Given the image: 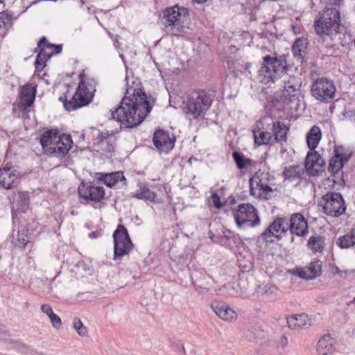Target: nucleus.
Returning <instances> with one entry per match:
<instances>
[{
	"label": "nucleus",
	"instance_id": "obj_1",
	"mask_svg": "<svg viewBox=\"0 0 355 355\" xmlns=\"http://www.w3.org/2000/svg\"><path fill=\"white\" fill-rule=\"evenodd\" d=\"M147 96L140 88L128 86L120 104L111 110L112 120L128 128L139 125L151 110Z\"/></svg>",
	"mask_w": 355,
	"mask_h": 355
},
{
	"label": "nucleus",
	"instance_id": "obj_2",
	"mask_svg": "<svg viewBox=\"0 0 355 355\" xmlns=\"http://www.w3.org/2000/svg\"><path fill=\"white\" fill-rule=\"evenodd\" d=\"M40 144L45 154L63 157L71 148L72 141L70 135L49 130L41 135Z\"/></svg>",
	"mask_w": 355,
	"mask_h": 355
},
{
	"label": "nucleus",
	"instance_id": "obj_3",
	"mask_svg": "<svg viewBox=\"0 0 355 355\" xmlns=\"http://www.w3.org/2000/svg\"><path fill=\"white\" fill-rule=\"evenodd\" d=\"M340 22V13L338 10L335 8H328L315 20V31L319 35H329L333 33H337L339 32Z\"/></svg>",
	"mask_w": 355,
	"mask_h": 355
},
{
	"label": "nucleus",
	"instance_id": "obj_4",
	"mask_svg": "<svg viewBox=\"0 0 355 355\" xmlns=\"http://www.w3.org/2000/svg\"><path fill=\"white\" fill-rule=\"evenodd\" d=\"M84 76L83 73L80 74L78 87L73 94L71 95L67 91L64 96L59 98V101L63 103L64 109L69 112L89 104V89L84 80Z\"/></svg>",
	"mask_w": 355,
	"mask_h": 355
},
{
	"label": "nucleus",
	"instance_id": "obj_5",
	"mask_svg": "<svg viewBox=\"0 0 355 355\" xmlns=\"http://www.w3.org/2000/svg\"><path fill=\"white\" fill-rule=\"evenodd\" d=\"M352 156L342 146H337L334 148V155L329 161L328 171L331 173L334 183L343 186L345 184L343 172L344 165L349 161Z\"/></svg>",
	"mask_w": 355,
	"mask_h": 355
},
{
	"label": "nucleus",
	"instance_id": "obj_6",
	"mask_svg": "<svg viewBox=\"0 0 355 355\" xmlns=\"http://www.w3.org/2000/svg\"><path fill=\"white\" fill-rule=\"evenodd\" d=\"M188 15V10L175 6L165 9L162 23L173 34H178L184 29V21Z\"/></svg>",
	"mask_w": 355,
	"mask_h": 355
},
{
	"label": "nucleus",
	"instance_id": "obj_7",
	"mask_svg": "<svg viewBox=\"0 0 355 355\" xmlns=\"http://www.w3.org/2000/svg\"><path fill=\"white\" fill-rule=\"evenodd\" d=\"M263 62L260 72L272 82L280 77L282 74L287 73L288 65L286 59L282 57L266 55L263 58Z\"/></svg>",
	"mask_w": 355,
	"mask_h": 355
},
{
	"label": "nucleus",
	"instance_id": "obj_8",
	"mask_svg": "<svg viewBox=\"0 0 355 355\" xmlns=\"http://www.w3.org/2000/svg\"><path fill=\"white\" fill-rule=\"evenodd\" d=\"M311 92L316 100L328 103L335 96L336 87L333 81L326 78H320L312 83Z\"/></svg>",
	"mask_w": 355,
	"mask_h": 355
},
{
	"label": "nucleus",
	"instance_id": "obj_9",
	"mask_svg": "<svg viewBox=\"0 0 355 355\" xmlns=\"http://www.w3.org/2000/svg\"><path fill=\"white\" fill-rule=\"evenodd\" d=\"M234 217L239 227H252L259 224L257 211L250 204H241L234 211Z\"/></svg>",
	"mask_w": 355,
	"mask_h": 355
},
{
	"label": "nucleus",
	"instance_id": "obj_10",
	"mask_svg": "<svg viewBox=\"0 0 355 355\" xmlns=\"http://www.w3.org/2000/svg\"><path fill=\"white\" fill-rule=\"evenodd\" d=\"M114 243V259H121L123 256L129 254L133 248L128 230L122 225H119L113 234Z\"/></svg>",
	"mask_w": 355,
	"mask_h": 355
},
{
	"label": "nucleus",
	"instance_id": "obj_11",
	"mask_svg": "<svg viewBox=\"0 0 355 355\" xmlns=\"http://www.w3.org/2000/svg\"><path fill=\"white\" fill-rule=\"evenodd\" d=\"M212 100L205 92L195 94L186 105V112L192 115L194 119L202 116L211 105Z\"/></svg>",
	"mask_w": 355,
	"mask_h": 355
},
{
	"label": "nucleus",
	"instance_id": "obj_12",
	"mask_svg": "<svg viewBox=\"0 0 355 355\" xmlns=\"http://www.w3.org/2000/svg\"><path fill=\"white\" fill-rule=\"evenodd\" d=\"M324 212L331 216L337 217L344 214L346 206L343 196L338 193H328L322 198Z\"/></svg>",
	"mask_w": 355,
	"mask_h": 355
},
{
	"label": "nucleus",
	"instance_id": "obj_13",
	"mask_svg": "<svg viewBox=\"0 0 355 355\" xmlns=\"http://www.w3.org/2000/svg\"><path fill=\"white\" fill-rule=\"evenodd\" d=\"M302 84V77L299 73L295 75H288L284 80L283 96L285 99L290 103L299 101Z\"/></svg>",
	"mask_w": 355,
	"mask_h": 355
},
{
	"label": "nucleus",
	"instance_id": "obj_14",
	"mask_svg": "<svg viewBox=\"0 0 355 355\" xmlns=\"http://www.w3.org/2000/svg\"><path fill=\"white\" fill-rule=\"evenodd\" d=\"M250 190L252 196L260 199H267L272 191L268 184L266 175L263 173H257L250 178Z\"/></svg>",
	"mask_w": 355,
	"mask_h": 355
},
{
	"label": "nucleus",
	"instance_id": "obj_15",
	"mask_svg": "<svg viewBox=\"0 0 355 355\" xmlns=\"http://www.w3.org/2000/svg\"><path fill=\"white\" fill-rule=\"evenodd\" d=\"M325 160L315 150H310L304 162V168L309 176H318L324 171Z\"/></svg>",
	"mask_w": 355,
	"mask_h": 355
},
{
	"label": "nucleus",
	"instance_id": "obj_16",
	"mask_svg": "<svg viewBox=\"0 0 355 355\" xmlns=\"http://www.w3.org/2000/svg\"><path fill=\"white\" fill-rule=\"evenodd\" d=\"M20 178L18 170L10 164H6L0 168V185L6 189L16 187Z\"/></svg>",
	"mask_w": 355,
	"mask_h": 355
},
{
	"label": "nucleus",
	"instance_id": "obj_17",
	"mask_svg": "<svg viewBox=\"0 0 355 355\" xmlns=\"http://www.w3.org/2000/svg\"><path fill=\"white\" fill-rule=\"evenodd\" d=\"M288 231L287 220L285 217H277L261 234V238L266 242H272V236L281 238V234Z\"/></svg>",
	"mask_w": 355,
	"mask_h": 355
},
{
	"label": "nucleus",
	"instance_id": "obj_18",
	"mask_svg": "<svg viewBox=\"0 0 355 355\" xmlns=\"http://www.w3.org/2000/svg\"><path fill=\"white\" fill-rule=\"evenodd\" d=\"M288 230L292 234L304 237L308 234L309 225L304 216L300 213L292 214L287 221Z\"/></svg>",
	"mask_w": 355,
	"mask_h": 355
},
{
	"label": "nucleus",
	"instance_id": "obj_19",
	"mask_svg": "<svg viewBox=\"0 0 355 355\" xmlns=\"http://www.w3.org/2000/svg\"><path fill=\"white\" fill-rule=\"evenodd\" d=\"M36 86L32 83H26L20 88L17 107L21 112H25L31 107L35 98Z\"/></svg>",
	"mask_w": 355,
	"mask_h": 355
},
{
	"label": "nucleus",
	"instance_id": "obj_20",
	"mask_svg": "<svg viewBox=\"0 0 355 355\" xmlns=\"http://www.w3.org/2000/svg\"><path fill=\"white\" fill-rule=\"evenodd\" d=\"M322 261L316 259L310 263V264L304 268H297L294 269L292 273L304 279H313L321 275Z\"/></svg>",
	"mask_w": 355,
	"mask_h": 355
},
{
	"label": "nucleus",
	"instance_id": "obj_21",
	"mask_svg": "<svg viewBox=\"0 0 355 355\" xmlns=\"http://www.w3.org/2000/svg\"><path fill=\"white\" fill-rule=\"evenodd\" d=\"M153 143L160 152L167 153L173 148L175 139H171L168 132L158 130L154 133Z\"/></svg>",
	"mask_w": 355,
	"mask_h": 355
},
{
	"label": "nucleus",
	"instance_id": "obj_22",
	"mask_svg": "<svg viewBox=\"0 0 355 355\" xmlns=\"http://www.w3.org/2000/svg\"><path fill=\"white\" fill-rule=\"evenodd\" d=\"M191 279L196 291L199 293L204 294L209 291L208 286L211 284L212 279L205 272H195L192 274Z\"/></svg>",
	"mask_w": 355,
	"mask_h": 355
},
{
	"label": "nucleus",
	"instance_id": "obj_23",
	"mask_svg": "<svg viewBox=\"0 0 355 355\" xmlns=\"http://www.w3.org/2000/svg\"><path fill=\"white\" fill-rule=\"evenodd\" d=\"M125 180L123 172L116 171L112 173H96L94 175V181L97 184L106 185L108 187H112L120 181Z\"/></svg>",
	"mask_w": 355,
	"mask_h": 355
},
{
	"label": "nucleus",
	"instance_id": "obj_24",
	"mask_svg": "<svg viewBox=\"0 0 355 355\" xmlns=\"http://www.w3.org/2000/svg\"><path fill=\"white\" fill-rule=\"evenodd\" d=\"M211 306L215 313L223 320L232 321L236 318V312L223 302L215 301Z\"/></svg>",
	"mask_w": 355,
	"mask_h": 355
},
{
	"label": "nucleus",
	"instance_id": "obj_25",
	"mask_svg": "<svg viewBox=\"0 0 355 355\" xmlns=\"http://www.w3.org/2000/svg\"><path fill=\"white\" fill-rule=\"evenodd\" d=\"M322 137L319 127L313 126L306 135V142L310 150H315Z\"/></svg>",
	"mask_w": 355,
	"mask_h": 355
},
{
	"label": "nucleus",
	"instance_id": "obj_26",
	"mask_svg": "<svg viewBox=\"0 0 355 355\" xmlns=\"http://www.w3.org/2000/svg\"><path fill=\"white\" fill-rule=\"evenodd\" d=\"M277 288L272 284H257L255 288V293L257 298L261 300L267 299L272 295L276 293Z\"/></svg>",
	"mask_w": 355,
	"mask_h": 355
},
{
	"label": "nucleus",
	"instance_id": "obj_27",
	"mask_svg": "<svg viewBox=\"0 0 355 355\" xmlns=\"http://www.w3.org/2000/svg\"><path fill=\"white\" fill-rule=\"evenodd\" d=\"M272 130L275 139L277 142L286 141V135L289 128L283 122L275 121L272 125Z\"/></svg>",
	"mask_w": 355,
	"mask_h": 355
},
{
	"label": "nucleus",
	"instance_id": "obj_28",
	"mask_svg": "<svg viewBox=\"0 0 355 355\" xmlns=\"http://www.w3.org/2000/svg\"><path fill=\"white\" fill-rule=\"evenodd\" d=\"M307 246L314 253L322 252L325 246L324 238L318 234L313 235L309 239Z\"/></svg>",
	"mask_w": 355,
	"mask_h": 355
},
{
	"label": "nucleus",
	"instance_id": "obj_29",
	"mask_svg": "<svg viewBox=\"0 0 355 355\" xmlns=\"http://www.w3.org/2000/svg\"><path fill=\"white\" fill-rule=\"evenodd\" d=\"M139 189L136 191L134 196L138 199L149 200L151 202H156V194L148 187L139 184Z\"/></svg>",
	"mask_w": 355,
	"mask_h": 355
},
{
	"label": "nucleus",
	"instance_id": "obj_30",
	"mask_svg": "<svg viewBox=\"0 0 355 355\" xmlns=\"http://www.w3.org/2000/svg\"><path fill=\"white\" fill-rule=\"evenodd\" d=\"M105 189L101 184L96 181L90 182V201L99 202L104 198Z\"/></svg>",
	"mask_w": 355,
	"mask_h": 355
},
{
	"label": "nucleus",
	"instance_id": "obj_31",
	"mask_svg": "<svg viewBox=\"0 0 355 355\" xmlns=\"http://www.w3.org/2000/svg\"><path fill=\"white\" fill-rule=\"evenodd\" d=\"M96 139L98 141L96 144L94 143V145L99 146V148L96 149L97 151L102 150L105 152H112L114 150V146L112 144L110 143L107 133L99 134Z\"/></svg>",
	"mask_w": 355,
	"mask_h": 355
},
{
	"label": "nucleus",
	"instance_id": "obj_32",
	"mask_svg": "<svg viewBox=\"0 0 355 355\" xmlns=\"http://www.w3.org/2000/svg\"><path fill=\"white\" fill-rule=\"evenodd\" d=\"M303 172V168L300 165L289 166L284 168L283 176L285 180L292 181L299 178Z\"/></svg>",
	"mask_w": 355,
	"mask_h": 355
},
{
	"label": "nucleus",
	"instance_id": "obj_33",
	"mask_svg": "<svg viewBox=\"0 0 355 355\" xmlns=\"http://www.w3.org/2000/svg\"><path fill=\"white\" fill-rule=\"evenodd\" d=\"M306 40L302 38H298L295 41L292 46V51L293 56L295 58H297L298 60L303 58L306 52Z\"/></svg>",
	"mask_w": 355,
	"mask_h": 355
},
{
	"label": "nucleus",
	"instance_id": "obj_34",
	"mask_svg": "<svg viewBox=\"0 0 355 355\" xmlns=\"http://www.w3.org/2000/svg\"><path fill=\"white\" fill-rule=\"evenodd\" d=\"M318 350L322 354H327L331 352L333 347L332 338L329 335H324L318 342Z\"/></svg>",
	"mask_w": 355,
	"mask_h": 355
},
{
	"label": "nucleus",
	"instance_id": "obj_35",
	"mask_svg": "<svg viewBox=\"0 0 355 355\" xmlns=\"http://www.w3.org/2000/svg\"><path fill=\"white\" fill-rule=\"evenodd\" d=\"M41 310L43 313H46L49 316V318L52 323V325L55 328L58 329L60 327V326L62 324L61 319L59 316H58L56 314L54 313V312L53 311V309L50 305L42 304L41 306Z\"/></svg>",
	"mask_w": 355,
	"mask_h": 355
},
{
	"label": "nucleus",
	"instance_id": "obj_36",
	"mask_svg": "<svg viewBox=\"0 0 355 355\" xmlns=\"http://www.w3.org/2000/svg\"><path fill=\"white\" fill-rule=\"evenodd\" d=\"M40 49V53L37 55L36 60L35 62V66L37 71H42L45 67V62H46L52 55L50 53L45 52L43 46H41Z\"/></svg>",
	"mask_w": 355,
	"mask_h": 355
},
{
	"label": "nucleus",
	"instance_id": "obj_37",
	"mask_svg": "<svg viewBox=\"0 0 355 355\" xmlns=\"http://www.w3.org/2000/svg\"><path fill=\"white\" fill-rule=\"evenodd\" d=\"M29 195L28 192L19 191L17 202V210L19 212H26L29 207Z\"/></svg>",
	"mask_w": 355,
	"mask_h": 355
},
{
	"label": "nucleus",
	"instance_id": "obj_38",
	"mask_svg": "<svg viewBox=\"0 0 355 355\" xmlns=\"http://www.w3.org/2000/svg\"><path fill=\"white\" fill-rule=\"evenodd\" d=\"M254 142L258 146L268 144L271 140V134L268 132L254 130Z\"/></svg>",
	"mask_w": 355,
	"mask_h": 355
},
{
	"label": "nucleus",
	"instance_id": "obj_39",
	"mask_svg": "<svg viewBox=\"0 0 355 355\" xmlns=\"http://www.w3.org/2000/svg\"><path fill=\"white\" fill-rule=\"evenodd\" d=\"M336 243L341 248H348L355 245V238L353 235L352 230H351L349 234L339 237Z\"/></svg>",
	"mask_w": 355,
	"mask_h": 355
},
{
	"label": "nucleus",
	"instance_id": "obj_40",
	"mask_svg": "<svg viewBox=\"0 0 355 355\" xmlns=\"http://www.w3.org/2000/svg\"><path fill=\"white\" fill-rule=\"evenodd\" d=\"M41 46H44L46 48H51L54 49L55 50L51 53V55L60 53L62 51V44H50L46 38L45 37H42L37 44V48H41Z\"/></svg>",
	"mask_w": 355,
	"mask_h": 355
},
{
	"label": "nucleus",
	"instance_id": "obj_41",
	"mask_svg": "<svg viewBox=\"0 0 355 355\" xmlns=\"http://www.w3.org/2000/svg\"><path fill=\"white\" fill-rule=\"evenodd\" d=\"M295 315L297 318V325L298 326V329L311 326V320L306 314L302 313Z\"/></svg>",
	"mask_w": 355,
	"mask_h": 355
},
{
	"label": "nucleus",
	"instance_id": "obj_42",
	"mask_svg": "<svg viewBox=\"0 0 355 355\" xmlns=\"http://www.w3.org/2000/svg\"><path fill=\"white\" fill-rule=\"evenodd\" d=\"M73 327L77 333L82 336H85L87 334V329L79 318H75L73 322Z\"/></svg>",
	"mask_w": 355,
	"mask_h": 355
},
{
	"label": "nucleus",
	"instance_id": "obj_43",
	"mask_svg": "<svg viewBox=\"0 0 355 355\" xmlns=\"http://www.w3.org/2000/svg\"><path fill=\"white\" fill-rule=\"evenodd\" d=\"M14 15L11 11L6 10L0 12V21L4 26L9 25L13 20Z\"/></svg>",
	"mask_w": 355,
	"mask_h": 355
},
{
	"label": "nucleus",
	"instance_id": "obj_44",
	"mask_svg": "<svg viewBox=\"0 0 355 355\" xmlns=\"http://www.w3.org/2000/svg\"><path fill=\"white\" fill-rule=\"evenodd\" d=\"M232 157H233V158L237 165V167L241 169L246 166V164L245 162V158L241 153H240L237 151H234L232 153Z\"/></svg>",
	"mask_w": 355,
	"mask_h": 355
},
{
	"label": "nucleus",
	"instance_id": "obj_45",
	"mask_svg": "<svg viewBox=\"0 0 355 355\" xmlns=\"http://www.w3.org/2000/svg\"><path fill=\"white\" fill-rule=\"evenodd\" d=\"M78 193L80 197L85 200L89 201V187H85V184L82 182L78 188Z\"/></svg>",
	"mask_w": 355,
	"mask_h": 355
},
{
	"label": "nucleus",
	"instance_id": "obj_46",
	"mask_svg": "<svg viewBox=\"0 0 355 355\" xmlns=\"http://www.w3.org/2000/svg\"><path fill=\"white\" fill-rule=\"evenodd\" d=\"M287 324L289 328L292 329H298V326L297 325V318L295 315H291L286 318Z\"/></svg>",
	"mask_w": 355,
	"mask_h": 355
},
{
	"label": "nucleus",
	"instance_id": "obj_47",
	"mask_svg": "<svg viewBox=\"0 0 355 355\" xmlns=\"http://www.w3.org/2000/svg\"><path fill=\"white\" fill-rule=\"evenodd\" d=\"M344 116L345 119L351 122H355V111L347 110L345 112Z\"/></svg>",
	"mask_w": 355,
	"mask_h": 355
},
{
	"label": "nucleus",
	"instance_id": "obj_48",
	"mask_svg": "<svg viewBox=\"0 0 355 355\" xmlns=\"http://www.w3.org/2000/svg\"><path fill=\"white\" fill-rule=\"evenodd\" d=\"M211 199L216 208H220L221 207L220 197L216 193L211 194Z\"/></svg>",
	"mask_w": 355,
	"mask_h": 355
},
{
	"label": "nucleus",
	"instance_id": "obj_49",
	"mask_svg": "<svg viewBox=\"0 0 355 355\" xmlns=\"http://www.w3.org/2000/svg\"><path fill=\"white\" fill-rule=\"evenodd\" d=\"M97 85V82L94 79H90V87H94L93 90L90 92V103L93 102V98L94 96V93L96 92V86Z\"/></svg>",
	"mask_w": 355,
	"mask_h": 355
},
{
	"label": "nucleus",
	"instance_id": "obj_50",
	"mask_svg": "<svg viewBox=\"0 0 355 355\" xmlns=\"http://www.w3.org/2000/svg\"><path fill=\"white\" fill-rule=\"evenodd\" d=\"M288 344V339L286 336H283L281 338V345L283 347H286Z\"/></svg>",
	"mask_w": 355,
	"mask_h": 355
},
{
	"label": "nucleus",
	"instance_id": "obj_51",
	"mask_svg": "<svg viewBox=\"0 0 355 355\" xmlns=\"http://www.w3.org/2000/svg\"><path fill=\"white\" fill-rule=\"evenodd\" d=\"M98 234H100V232H98V233L93 232L92 234H90V236L96 238V237H98Z\"/></svg>",
	"mask_w": 355,
	"mask_h": 355
},
{
	"label": "nucleus",
	"instance_id": "obj_52",
	"mask_svg": "<svg viewBox=\"0 0 355 355\" xmlns=\"http://www.w3.org/2000/svg\"><path fill=\"white\" fill-rule=\"evenodd\" d=\"M334 272L336 273V274L340 275L341 271H340V270L338 267H336Z\"/></svg>",
	"mask_w": 355,
	"mask_h": 355
},
{
	"label": "nucleus",
	"instance_id": "obj_53",
	"mask_svg": "<svg viewBox=\"0 0 355 355\" xmlns=\"http://www.w3.org/2000/svg\"><path fill=\"white\" fill-rule=\"evenodd\" d=\"M196 1L199 3H202L207 1V0H196Z\"/></svg>",
	"mask_w": 355,
	"mask_h": 355
},
{
	"label": "nucleus",
	"instance_id": "obj_54",
	"mask_svg": "<svg viewBox=\"0 0 355 355\" xmlns=\"http://www.w3.org/2000/svg\"><path fill=\"white\" fill-rule=\"evenodd\" d=\"M26 243H27V241H26V242H25V240H24V239H23V242H22V243H21V244H22V247H23V248H25V246H26Z\"/></svg>",
	"mask_w": 355,
	"mask_h": 355
},
{
	"label": "nucleus",
	"instance_id": "obj_55",
	"mask_svg": "<svg viewBox=\"0 0 355 355\" xmlns=\"http://www.w3.org/2000/svg\"><path fill=\"white\" fill-rule=\"evenodd\" d=\"M250 67V64L248 63V64H245V69L246 70H248V69H249V67Z\"/></svg>",
	"mask_w": 355,
	"mask_h": 355
},
{
	"label": "nucleus",
	"instance_id": "obj_56",
	"mask_svg": "<svg viewBox=\"0 0 355 355\" xmlns=\"http://www.w3.org/2000/svg\"><path fill=\"white\" fill-rule=\"evenodd\" d=\"M352 232H353V235H354V236L355 238V228L352 229Z\"/></svg>",
	"mask_w": 355,
	"mask_h": 355
},
{
	"label": "nucleus",
	"instance_id": "obj_57",
	"mask_svg": "<svg viewBox=\"0 0 355 355\" xmlns=\"http://www.w3.org/2000/svg\"><path fill=\"white\" fill-rule=\"evenodd\" d=\"M81 5L83 6L85 3L84 0H80Z\"/></svg>",
	"mask_w": 355,
	"mask_h": 355
},
{
	"label": "nucleus",
	"instance_id": "obj_58",
	"mask_svg": "<svg viewBox=\"0 0 355 355\" xmlns=\"http://www.w3.org/2000/svg\"><path fill=\"white\" fill-rule=\"evenodd\" d=\"M80 137H81L83 139H85V135H84V134L81 135V136H80Z\"/></svg>",
	"mask_w": 355,
	"mask_h": 355
},
{
	"label": "nucleus",
	"instance_id": "obj_59",
	"mask_svg": "<svg viewBox=\"0 0 355 355\" xmlns=\"http://www.w3.org/2000/svg\"><path fill=\"white\" fill-rule=\"evenodd\" d=\"M4 0H0V3H3Z\"/></svg>",
	"mask_w": 355,
	"mask_h": 355
}]
</instances>
